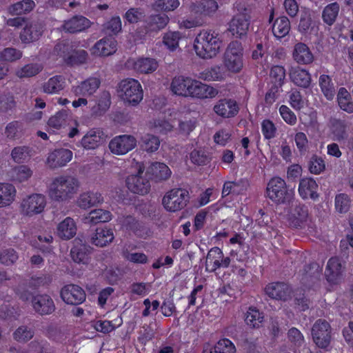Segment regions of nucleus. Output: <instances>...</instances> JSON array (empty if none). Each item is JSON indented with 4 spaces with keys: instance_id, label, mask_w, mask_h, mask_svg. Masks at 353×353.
<instances>
[{
    "instance_id": "obj_1",
    "label": "nucleus",
    "mask_w": 353,
    "mask_h": 353,
    "mask_svg": "<svg viewBox=\"0 0 353 353\" xmlns=\"http://www.w3.org/2000/svg\"><path fill=\"white\" fill-rule=\"evenodd\" d=\"M172 92L176 95L198 99L214 98L218 90L199 81L184 76L175 77L170 84Z\"/></svg>"
},
{
    "instance_id": "obj_2",
    "label": "nucleus",
    "mask_w": 353,
    "mask_h": 353,
    "mask_svg": "<svg viewBox=\"0 0 353 353\" xmlns=\"http://www.w3.org/2000/svg\"><path fill=\"white\" fill-rule=\"evenodd\" d=\"M79 187L80 182L76 176L61 174L51 179L47 187V194L53 201L64 202L72 199L77 194Z\"/></svg>"
},
{
    "instance_id": "obj_3",
    "label": "nucleus",
    "mask_w": 353,
    "mask_h": 353,
    "mask_svg": "<svg viewBox=\"0 0 353 353\" xmlns=\"http://www.w3.org/2000/svg\"><path fill=\"white\" fill-rule=\"evenodd\" d=\"M223 46L221 36L212 30H202L194 40L193 48L196 54L203 59L216 57Z\"/></svg>"
},
{
    "instance_id": "obj_4",
    "label": "nucleus",
    "mask_w": 353,
    "mask_h": 353,
    "mask_svg": "<svg viewBox=\"0 0 353 353\" xmlns=\"http://www.w3.org/2000/svg\"><path fill=\"white\" fill-rule=\"evenodd\" d=\"M244 64V50L242 43L238 41H231L223 56L224 69L230 73L236 74L243 70Z\"/></svg>"
},
{
    "instance_id": "obj_5",
    "label": "nucleus",
    "mask_w": 353,
    "mask_h": 353,
    "mask_svg": "<svg viewBox=\"0 0 353 353\" xmlns=\"http://www.w3.org/2000/svg\"><path fill=\"white\" fill-rule=\"evenodd\" d=\"M234 9L236 13L229 23L228 31L234 37L242 39L246 36L250 26L249 10L241 1L236 2Z\"/></svg>"
},
{
    "instance_id": "obj_6",
    "label": "nucleus",
    "mask_w": 353,
    "mask_h": 353,
    "mask_svg": "<svg viewBox=\"0 0 353 353\" xmlns=\"http://www.w3.org/2000/svg\"><path fill=\"white\" fill-rule=\"evenodd\" d=\"M266 196L277 204L290 202L294 197V190L290 188L281 177L274 176L268 183Z\"/></svg>"
},
{
    "instance_id": "obj_7",
    "label": "nucleus",
    "mask_w": 353,
    "mask_h": 353,
    "mask_svg": "<svg viewBox=\"0 0 353 353\" xmlns=\"http://www.w3.org/2000/svg\"><path fill=\"white\" fill-rule=\"evenodd\" d=\"M54 55L61 59L60 62L68 65H79L85 63L88 59V52L84 50H73L72 46L68 42L57 44L54 49Z\"/></svg>"
},
{
    "instance_id": "obj_8",
    "label": "nucleus",
    "mask_w": 353,
    "mask_h": 353,
    "mask_svg": "<svg viewBox=\"0 0 353 353\" xmlns=\"http://www.w3.org/2000/svg\"><path fill=\"white\" fill-rule=\"evenodd\" d=\"M122 99L132 105H136L143 99V90L140 83L134 79L122 80L119 86Z\"/></svg>"
},
{
    "instance_id": "obj_9",
    "label": "nucleus",
    "mask_w": 353,
    "mask_h": 353,
    "mask_svg": "<svg viewBox=\"0 0 353 353\" xmlns=\"http://www.w3.org/2000/svg\"><path fill=\"white\" fill-rule=\"evenodd\" d=\"M134 168L137 170V173L127 177V187L133 193L144 195L150 190L149 180L142 176L145 170L144 165L141 162L135 161Z\"/></svg>"
},
{
    "instance_id": "obj_10",
    "label": "nucleus",
    "mask_w": 353,
    "mask_h": 353,
    "mask_svg": "<svg viewBox=\"0 0 353 353\" xmlns=\"http://www.w3.org/2000/svg\"><path fill=\"white\" fill-rule=\"evenodd\" d=\"M189 199L188 192L182 188H174L164 195L162 204L169 212H176L183 208Z\"/></svg>"
},
{
    "instance_id": "obj_11",
    "label": "nucleus",
    "mask_w": 353,
    "mask_h": 353,
    "mask_svg": "<svg viewBox=\"0 0 353 353\" xmlns=\"http://www.w3.org/2000/svg\"><path fill=\"white\" fill-rule=\"evenodd\" d=\"M46 205V196L42 194H32L24 197L20 203L23 215L32 216L41 213Z\"/></svg>"
},
{
    "instance_id": "obj_12",
    "label": "nucleus",
    "mask_w": 353,
    "mask_h": 353,
    "mask_svg": "<svg viewBox=\"0 0 353 353\" xmlns=\"http://www.w3.org/2000/svg\"><path fill=\"white\" fill-rule=\"evenodd\" d=\"M312 336L314 343L320 348L327 347L331 341V326L324 319H318L312 327Z\"/></svg>"
},
{
    "instance_id": "obj_13",
    "label": "nucleus",
    "mask_w": 353,
    "mask_h": 353,
    "mask_svg": "<svg viewBox=\"0 0 353 353\" xmlns=\"http://www.w3.org/2000/svg\"><path fill=\"white\" fill-rule=\"evenodd\" d=\"M137 146V139L129 134H123L114 137L110 140L108 148L110 152L115 155L126 154Z\"/></svg>"
},
{
    "instance_id": "obj_14",
    "label": "nucleus",
    "mask_w": 353,
    "mask_h": 353,
    "mask_svg": "<svg viewBox=\"0 0 353 353\" xmlns=\"http://www.w3.org/2000/svg\"><path fill=\"white\" fill-rule=\"evenodd\" d=\"M180 113L174 110H168L159 119H154L150 123V128L161 134H167L172 131Z\"/></svg>"
},
{
    "instance_id": "obj_15",
    "label": "nucleus",
    "mask_w": 353,
    "mask_h": 353,
    "mask_svg": "<svg viewBox=\"0 0 353 353\" xmlns=\"http://www.w3.org/2000/svg\"><path fill=\"white\" fill-rule=\"evenodd\" d=\"M125 66L140 74H150L157 69L159 64L154 59L140 57L129 59Z\"/></svg>"
},
{
    "instance_id": "obj_16",
    "label": "nucleus",
    "mask_w": 353,
    "mask_h": 353,
    "mask_svg": "<svg viewBox=\"0 0 353 353\" xmlns=\"http://www.w3.org/2000/svg\"><path fill=\"white\" fill-rule=\"evenodd\" d=\"M61 297L67 304L79 305L85 300V293L79 285L69 284L61 290Z\"/></svg>"
},
{
    "instance_id": "obj_17",
    "label": "nucleus",
    "mask_w": 353,
    "mask_h": 353,
    "mask_svg": "<svg viewBox=\"0 0 353 353\" xmlns=\"http://www.w3.org/2000/svg\"><path fill=\"white\" fill-rule=\"evenodd\" d=\"M72 152L68 149H57L48 154L46 164L52 169L61 168L66 165L72 160Z\"/></svg>"
},
{
    "instance_id": "obj_18",
    "label": "nucleus",
    "mask_w": 353,
    "mask_h": 353,
    "mask_svg": "<svg viewBox=\"0 0 353 353\" xmlns=\"http://www.w3.org/2000/svg\"><path fill=\"white\" fill-rule=\"evenodd\" d=\"M222 259V250L217 248L214 247L208 252L206 261H205V269L208 272H214L219 268H226L230 265V258L228 256L223 259L222 263L219 262V260Z\"/></svg>"
},
{
    "instance_id": "obj_19",
    "label": "nucleus",
    "mask_w": 353,
    "mask_h": 353,
    "mask_svg": "<svg viewBox=\"0 0 353 353\" xmlns=\"http://www.w3.org/2000/svg\"><path fill=\"white\" fill-rule=\"evenodd\" d=\"M117 50V41L113 37H104L98 41L90 51L92 54L99 57H108Z\"/></svg>"
},
{
    "instance_id": "obj_20",
    "label": "nucleus",
    "mask_w": 353,
    "mask_h": 353,
    "mask_svg": "<svg viewBox=\"0 0 353 353\" xmlns=\"http://www.w3.org/2000/svg\"><path fill=\"white\" fill-rule=\"evenodd\" d=\"M32 306L34 310L41 315L52 314L55 305L51 297L47 294H37L32 299Z\"/></svg>"
},
{
    "instance_id": "obj_21",
    "label": "nucleus",
    "mask_w": 353,
    "mask_h": 353,
    "mask_svg": "<svg viewBox=\"0 0 353 353\" xmlns=\"http://www.w3.org/2000/svg\"><path fill=\"white\" fill-rule=\"evenodd\" d=\"M214 112L223 118H231L236 116L239 110L236 101L231 99H223L218 101L214 105Z\"/></svg>"
},
{
    "instance_id": "obj_22",
    "label": "nucleus",
    "mask_w": 353,
    "mask_h": 353,
    "mask_svg": "<svg viewBox=\"0 0 353 353\" xmlns=\"http://www.w3.org/2000/svg\"><path fill=\"white\" fill-rule=\"evenodd\" d=\"M91 22L85 17L77 15L64 21L61 30L66 32L76 33L84 31L90 27Z\"/></svg>"
},
{
    "instance_id": "obj_23",
    "label": "nucleus",
    "mask_w": 353,
    "mask_h": 353,
    "mask_svg": "<svg viewBox=\"0 0 353 353\" xmlns=\"http://www.w3.org/2000/svg\"><path fill=\"white\" fill-rule=\"evenodd\" d=\"M266 294L271 298L279 300H287L291 294V289L284 283H272L265 288Z\"/></svg>"
},
{
    "instance_id": "obj_24",
    "label": "nucleus",
    "mask_w": 353,
    "mask_h": 353,
    "mask_svg": "<svg viewBox=\"0 0 353 353\" xmlns=\"http://www.w3.org/2000/svg\"><path fill=\"white\" fill-rule=\"evenodd\" d=\"M292 57L297 63L301 65H307L314 61V55L310 48L301 42L294 45Z\"/></svg>"
},
{
    "instance_id": "obj_25",
    "label": "nucleus",
    "mask_w": 353,
    "mask_h": 353,
    "mask_svg": "<svg viewBox=\"0 0 353 353\" xmlns=\"http://www.w3.org/2000/svg\"><path fill=\"white\" fill-rule=\"evenodd\" d=\"M79 208L86 210L103 202V197L99 192L88 191L81 193L77 199Z\"/></svg>"
},
{
    "instance_id": "obj_26",
    "label": "nucleus",
    "mask_w": 353,
    "mask_h": 353,
    "mask_svg": "<svg viewBox=\"0 0 353 353\" xmlns=\"http://www.w3.org/2000/svg\"><path fill=\"white\" fill-rule=\"evenodd\" d=\"M308 219V209L304 205L294 206L288 214L290 225L295 228L301 227Z\"/></svg>"
},
{
    "instance_id": "obj_27",
    "label": "nucleus",
    "mask_w": 353,
    "mask_h": 353,
    "mask_svg": "<svg viewBox=\"0 0 353 353\" xmlns=\"http://www.w3.org/2000/svg\"><path fill=\"white\" fill-rule=\"evenodd\" d=\"M100 85L98 78L92 77L82 81L79 85L72 87V92L76 96L88 97L93 94Z\"/></svg>"
},
{
    "instance_id": "obj_28",
    "label": "nucleus",
    "mask_w": 353,
    "mask_h": 353,
    "mask_svg": "<svg viewBox=\"0 0 353 353\" xmlns=\"http://www.w3.org/2000/svg\"><path fill=\"white\" fill-rule=\"evenodd\" d=\"M219 6L214 0H202L200 2L192 3L190 7L192 14L210 16L216 12Z\"/></svg>"
},
{
    "instance_id": "obj_29",
    "label": "nucleus",
    "mask_w": 353,
    "mask_h": 353,
    "mask_svg": "<svg viewBox=\"0 0 353 353\" xmlns=\"http://www.w3.org/2000/svg\"><path fill=\"white\" fill-rule=\"evenodd\" d=\"M316 182L310 177H305L300 180L299 184V194L301 198L316 199L318 197Z\"/></svg>"
},
{
    "instance_id": "obj_30",
    "label": "nucleus",
    "mask_w": 353,
    "mask_h": 353,
    "mask_svg": "<svg viewBox=\"0 0 353 353\" xmlns=\"http://www.w3.org/2000/svg\"><path fill=\"white\" fill-rule=\"evenodd\" d=\"M70 122L75 123L74 119L67 111L62 110L52 116L48 120V125L54 131L66 128Z\"/></svg>"
},
{
    "instance_id": "obj_31",
    "label": "nucleus",
    "mask_w": 353,
    "mask_h": 353,
    "mask_svg": "<svg viewBox=\"0 0 353 353\" xmlns=\"http://www.w3.org/2000/svg\"><path fill=\"white\" fill-rule=\"evenodd\" d=\"M17 189L10 183H0V208L10 206L16 199Z\"/></svg>"
},
{
    "instance_id": "obj_32",
    "label": "nucleus",
    "mask_w": 353,
    "mask_h": 353,
    "mask_svg": "<svg viewBox=\"0 0 353 353\" xmlns=\"http://www.w3.org/2000/svg\"><path fill=\"white\" fill-rule=\"evenodd\" d=\"M76 233V223L70 217H66L57 225V234L62 239H70L75 236Z\"/></svg>"
},
{
    "instance_id": "obj_33",
    "label": "nucleus",
    "mask_w": 353,
    "mask_h": 353,
    "mask_svg": "<svg viewBox=\"0 0 353 353\" xmlns=\"http://www.w3.org/2000/svg\"><path fill=\"white\" fill-rule=\"evenodd\" d=\"M43 32V28L39 23H26L20 34V39L23 43H31L40 37Z\"/></svg>"
},
{
    "instance_id": "obj_34",
    "label": "nucleus",
    "mask_w": 353,
    "mask_h": 353,
    "mask_svg": "<svg viewBox=\"0 0 353 353\" xmlns=\"http://www.w3.org/2000/svg\"><path fill=\"white\" fill-rule=\"evenodd\" d=\"M344 267L337 257L331 258L327 264L325 276L330 283H335L341 276Z\"/></svg>"
},
{
    "instance_id": "obj_35",
    "label": "nucleus",
    "mask_w": 353,
    "mask_h": 353,
    "mask_svg": "<svg viewBox=\"0 0 353 353\" xmlns=\"http://www.w3.org/2000/svg\"><path fill=\"white\" fill-rule=\"evenodd\" d=\"M72 259L77 263L87 264L89 262L90 247L83 244L80 241H75L71 249Z\"/></svg>"
},
{
    "instance_id": "obj_36",
    "label": "nucleus",
    "mask_w": 353,
    "mask_h": 353,
    "mask_svg": "<svg viewBox=\"0 0 353 353\" xmlns=\"http://www.w3.org/2000/svg\"><path fill=\"white\" fill-rule=\"evenodd\" d=\"M103 142V133L100 130H89L81 139V145L86 150H93Z\"/></svg>"
},
{
    "instance_id": "obj_37",
    "label": "nucleus",
    "mask_w": 353,
    "mask_h": 353,
    "mask_svg": "<svg viewBox=\"0 0 353 353\" xmlns=\"http://www.w3.org/2000/svg\"><path fill=\"white\" fill-rule=\"evenodd\" d=\"M290 77L295 85L300 87L307 88L311 83V75L309 72L299 66L290 70Z\"/></svg>"
},
{
    "instance_id": "obj_38",
    "label": "nucleus",
    "mask_w": 353,
    "mask_h": 353,
    "mask_svg": "<svg viewBox=\"0 0 353 353\" xmlns=\"http://www.w3.org/2000/svg\"><path fill=\"white\" fill-rule=\"evenodd\" d=\"M65 87V79L61 75H55L43 84V92L49 94H57Z\"/></svg>"
},
{
    "instance_id": "obj_39",
    "label": "nucleus",
    "mask_w": 353,
    "mask_h": 353,
    "mask_svg": "<svg viewBox=\"0 0 353 353\" xmlns=\"http://www.w3.org/2000/svg\"><path fill=\"white\" fill-rule=\"evenodd\" d=\"M114 238L113 231L108 228H98L91 238L92 243L99 247H104Z\"/></svg>"
},
{
    "instance_id": "obj_40",
    "label": "nucleus",
    "mask_w": 353,
    "mask_h": 353,
    "mask_svg": "<svg viewBox=\"0 0 353 353\" xmlns=\"http://www.w3.org/2000/svg\"><path fill=\"white\" fill-rule=\"evenodd\" d=\"M33 174L32 169L26 165L14 167L10 171L11 180L15 183H23L29 180Z\"/></svg>"
},
{
    "instance_id": "obj_41",
    "label": "nucleus",
    "mask_w": 353,
    "mask_h": 353,
    "mask_svg": "<svg viewBox=\"0 0 353 353\" xmlns=\"http://www.w3.org/2000/svg\"><path fill=\"white\" fill-rule=\"evenodd\" d=\"M226 77L224 68H221L219 65L208 68L199 73L198 77L204 81H222Z\"/></svg>"
},
{
    "instance_id": "obj_42",
    "label": "nucleus",
    "mask_w": 353,
    "mask_h": 353,
    "mask_svg": "<svg viewBox=\"0 0 353 353\" xmlns=\"http://www.w3.org/2000/svg\"><path fill=\"white\" fill-rule=\"evenodd\" d=\"M112 215L108 210L95 209L90 211L85 217L86 223L96 224L98 223L108 222L112 219Z\"/></svg>"
},
{
    "instance_id": "obj_43",
    "label": "nucleus",
    "mask_w": 353,
    "mask_h": 353,
    "mask_svg": "<svg viewBox=\"0 0 353 353\" xmlns=\"http://www.w3.org/2000/svg\"><path fill=\"white\" fill-rule=\"evenodd\" d=\"M290 30V23L286 17H281L276 19L272 26V32L277 39L285 37L289 33Z\"/></svg>"
},
{
    "instance_id": "obj_44",
    "label": "nucleus",
    "mask_w": 353,
    "mask_h": 353,
    "mask_svg": "<svg viewBox=\"0 0 353 353\" xmlns=\"http://www.w3.org/2000/svg\"><path fill=\"white\" fill-rule=\"evenodd\" d=\"M43 69L41 64H26L15 70V75L19 79L30 78L39 74Z\"/></svg>"
},
{
    "instance_id": "obj_45",
    "label": "nucleus",
    "mask_w": 353,
    "mask_h": 353,
    "mask_svg": "<svg viewBox=\"0 0 353 353\" xmlns=\"http://www.w3.org/2000/svg\"><path fill=\"white\" fill-rule=\"evenodd\" d=\"M340 10L339 5L337 3H332L326 6L322 12L323 21L329 25H332L339 14Z\"/></svg>"
},
{
    "instance_id": "obj_46",
    "label": "nucleus",
    "mask_w": 353,
    "mask_h": 353,
    "mask_svg": "<svg viewBox=\"0 0 353 353\" xmlns=\"http://www.w3.org/2000/svg\"><path fill=\"white\" fill-rule=\"evenodd\" d=\"M264 316L261 312L254 307H250L246 312L245 321L253 328L259 327L263 321Z\"/></svg>"
},
{
    "instance_id": "obj_47",
    "label": "nucleus",
    "mask_w": 353,
    "mask_h": 353,
    "mask_svg": "<svg viewBox=\"0 0 353 353\" xmlns=\"http://www.w3.org/2000/svg\"><path fill=\"white\" fill-rule=\"evenodd\" d=\"M110 105V96L108 92H103L97 103L92 107V113L94 115H102L104 114Z\"/></svg>"
},
{
    "instance_id": "obj_48",
    "label": "nucleus",
    "mask_w": 353,
    "mask_h": 353,
    "mask_svg": "<svg viewBox=\"0 0 353 353\" xmlns=\"http://www.w3.org/2000/svg\"><path fill=\"white\" fill-rule=\"evenodd\" d=\"M319 85L324 96L332 100L335 95V88L330 76L322 74L319 77Z\"/></svg>"
},
{
    "instance_id": "obj_49",
    "label": "nucleus",
    "mask_w": 353,
    "mask_h": 353,
    "mask_svg": "<svg viewBox=\"0 0 353 353\" xmlns=\"http://www.w3.org/2000/svg\"><path fill=\"white\" fill-rule=\"evenodd\" d=\"M169 21L168 17L165 14L152 15L148 19V28L152 31H157L164 28Z\"/></svg>"
},
{
    "instance_id": "obj_50",
    "label": "nucleus",
    "mask_w": 353,
    "mask_h": 353,
    "mask_svg": "<svg viewBox=\"0 0 353 353\" xmlns=\"http://www.w3.org/2000/svg\"><path fill=\"white\" fill-rule=\"evenodd\" d=\"M34 6L35 3L32 0H23L11 6L9 12L12 14H23L30 12Z\"/></svg>"
},
{
    "instance_id": "obj_51",
    "label": "nucleus",
    "mask_w": 353,
    "mask_h": 353,
    "mask_svg": "<svg viewBox=\"0 0 353 353\" xmlns=\"http://www.w3.org/2000/svg\"><path fill=\"white\" fill-rule=\"evenodd\" d=\"M209 353H236V347L230 340L222 339L211 347Z\"/></svg>"
},
{
    "instance_id": "obj_52",
    "label": "nucleus",
    "mask_w": 353,
    "mask_h": 353,
    "mask_svg": "<svg viewBox=\"0 0 353 353\" xmlns=\"http://www.w3.org/2000/svg\"><path fill=\"white\" fill-rule=\"evenodd\" d=\"M150 169L154 176L159 180H166L171 175V170L168 165L163 163H154Z\"/></svg>"
},
{
    "instance_id": "obj_53",
    "label": "nucleus",
    "mask_w": 353,
    "mask_h": 353,
    "mask_svg": "<svg viewBox=\"0 0 353 353\" xmlns=\"http://www.w3.org/2000/svg\"><path fill=\"white\" fill-rule=\"evenodd\" d=\"M299 30L303 33L316 32L317 30V23L312 19L310 14L305 13L301 16Z\"/></svg>"
},
{
    "instance_id": "obj_54",
    "label": "nucleus",
    "mask_w": 353,
    "mask_h": 353,
    "mask_svg": "<svg viewBox=\"0 0 353 353\" xmlns=\"http://www.w3.org/2000/svg\"><path fill=\"white\" fill-rule=\"evenodd\" d=\"M350 206L351 199L347 194L341 193L335 196V209L339 213L344 214L347 212Z\"/></svg>"
},
{
    "instance_id": "obj_55",
    "label": "nucleus",
    "mask_w": 353,
    "mask_h": 353,
    "mask_svg": "<svg viewBox=\"0 0 353 353\" xmlns=\"http://www.w3.org/2000/svg\"><path fill=\"white\" fill-rule=\"evenodd\" d=\"M141 147L148 152L157 151L160 145L159 139L152 134H145L141 139Z\"/></svg>"
},
{
    "instance_id": "obj_56",
    "label": "nucleus",
    "mask_w": 353,
    "mask_h": 353,
    "mask_svg": "<svg viewBox=\"0 0 353 353\" xmlns=\"http://www.w3.org/2000/svg\"><path fill=\"white\" fill-rule=\"evenodd\" d=\"M332 133L335 140H345L347 137V125L342 121L334 120L332 123Z\"/></svg>"
},
{
    "instance_id": "obj_57",
    "label": "nucleus",
    "mask_w": 353,
    "mask_h": 353,
    "mask_svg": "<svg viewBox=\"0 0 353 353\" xmlns=\"http://www.w3.org/2000/svg\"><path fill=\"white\" fill-rule=\"evenodd\" d=\"M118 221L122 227L126 230L133 231L137 234H139L138 232L142 228L141 223L138 222L132 216H121L118 219Z\"/></svg>"
},
{
    "instance_id": "obj_58",
    "label": "nucleus",
    "mask_w": 353,
    "mask_h": 353,
    "mask_svg": "<svg viewBox=\"0 0 353 353\" xmlns=\"http://www.w3.org/2000/svg\"><path fill=\"white\" fill-rule=\"evenodd\" d=\"M12 159L16 163H23L29 159L30 150L26 146L15 147L11 152Z\"/></svg>"
},
{
    "instance_id": "obj_59",
    "label": "nucleus",
    "mask_w": 353,
    "mask_h": 353,
    "mask_svg": "<svg viewBox=\"0 0 353 353\" xmlns=\"http://www.w3.org/2000/svg\"><path fill=\"white\" fill-rule=\"evenodd\" d=\"M23 128L19 121H12L9 123L5 129V135L9 139L19 138L22 133Z\"/></svg>"
},
{
    "instance_id": "obj_60",
    "label": "nucleus",
    "mask_w": 353,
    "mask_h": 353,
    "mask_svg": "<svg viewBox=\"0 0 353 353\" xmlns=\"http://www.w3.org/2000/svg\"><path fill=\"white\" fill-rule=\"evenodd\" d=\"M23 53L21 50L12 48H8L0 52V60L13 62L20 59Z\"/></svg>"
},
{
    "instance_id": "obj_61",
    "label": "nucleus",
    "mask_w": 353,
    "mask_h": 353,
    "mask_svg": "<svg viewBox=\"0 0 353 353\" xmlns=\"http://www.w3.org/2000/svg\"><path fill=\"white\" fill-rule=\"evenodd\" d=\"M14 339L19 342H26L34 336L33 330L27 326L19 327L14 332Z\"/></svg>"
},
{
    "instance_id": "obj_62",
    "label": "nucleus",
    "mask_w": 353,
    "mask_h": 353,
    "mask_svg": "<svg viewBox=\"0 0 353 353\" xmlns=\"http://www.w3.org/2000/svg\"><path fill=\"white\" fill-rule=\"evenodd\" d=\"M181 38L179 32H170L163 37V43L170 50L174 51L179 46V41Z\"/></svg>"
},
{
    "instance_id": "obj_63",
    "label": "nucleus",
    "mask_w": 353,
    "mask_h": 353,
    "mask_svg": "<svg viewBox=\"0 0 353 353\" xmlns=\"http://www.w3.org/2000/svg\"><path fill=\"white\" fill-rule=\"evenodd\" d=\"M121 20L119 17H113L103 25L108 34H117L121 30Z\"/></svg>"
},
{
    "instance_id": "obj_64",
    "label": "nucleus",
    "mask_w": 353,
    "mask_h": 353,
    "mask_svg": "<svg viewBox=\"0 0 353 353\" xmlns=\"http://www.w3.org/2000/svg\"><path fill=\"white\" fill-rule=\"evenodd\" d=\"M232 137V130L229 128H223L218 130L214 135V142L221 146L226 145Z\"/></svg>"
}]
</instances>
